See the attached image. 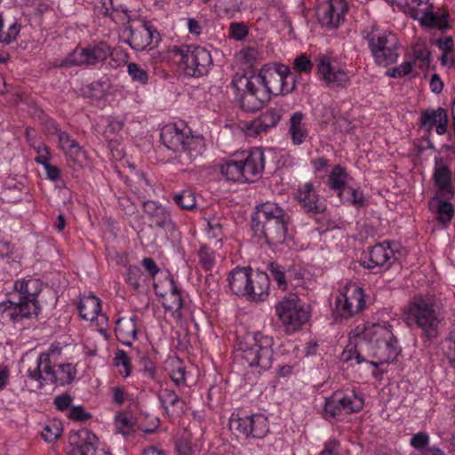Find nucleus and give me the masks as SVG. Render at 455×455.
Instances as JSON below:
<instances>
[{
	"label": "nucleus",
	"instance_id": "4d7b16f0",
	"mask_svg": "<svg viewBox=\"0 0 455 455\" xmlns=\"http://www.w3.org/2000/svg\"><path fill=\"white\" fill-rule=\"evenodd\" d=\"M428 441V435L423 432H419L411 437V444L415 449L419 450V451H420L421 450L427 449Z\"/></svg>",
	"mask_w": 455,
	"mask_h": 455
},
{
	"label": "nucleus",
	"instance_id": "7ed1b4c3",
	"mask_svg": "<svg viewBox=\"0 0 455 455\" xmlns=\"http://www.w3.org/2000/svg\"><path fill=\"white\" fill-rule=\"evenodd\" d=\"M408 324H416L422 333L430 340L439 335L442 321L441 307L433 296H416L412 298L404 309Z\"/></svg>",
	"mask_w": 455,
	"mask_h": 455
},
{
	"label": "nucleus",
	"instance_id": "c85d7f7f",
	"mask_svg": "<svg viewBox=\"0 0 455 455\" xmlns=\"http://www.w3.org/2000/svg\"><path fill=\"white\" fill-rule=\"evenodd\" d=\"M304 115L296 112L290 118L289 133L294 145H301L307 137V130L303 123Z\"/></svg>",
	"mask_w": 455,
	"mask_h": 455
},
{
	"label": "nucleus",
	"instance_id": "680f3d73",
	"mask_svg": "<svg viewBox=\"0 0 455 455\" xmlns=\"http://www.w3.org/2000/svg\"><path fill=\"white\" fill-rule=\"evenodd\" d=\"M208 226V234L213 237L219 238L222 233V225L221 223L216 220H209L207 221Z\"/></svg>",
	"mask_w": 455,
	"mask_h": 455
},
{
	"label": "nucleus",
	"instance_id": "bb28decb",
	"mask_svg": "<svg viewBox=\"0 0 455 455\" xmlns=\"http://www.w3.org/2000/svg\"><path fill=\"white\" fill-rule=\"evenodd\" d=\"M50 356V352L40 354L35 368H29L28 371L30 379L37 381L44 379L51 382L55 368L52 364Z\"/></svg>",
	"mask_w": 455,
	"mask_h": 455
},
{
	"label": "nucleus",
	"instance_id": "423d86ee",
	"mask_svg": "<svg viewBox=\"0 0 455 455\" xmlns=\"http://www.w3.org/2000/svg\"><path fill=\"white\" fill-rule=\"evenodd\" d=\"M273 339L261 332L247 335L240 344L241 358L250 367L267 370L272 365Z\"/></svg>",
	"mask_w": 455,
	"mask_h": 455
},
{
	"label": "nucleus",
	"instance_id": "f3484780",
	"mask_svg": "<svg viewBox=\"0 0 455 455\" xmlns=\"http://www.w3.org/2000/svg\"><path fill=\"white\" fill-rule=\"evenodd\" d=\"M336 312L343 318H348L361 311L364 307L363 294L361 288H347L345 293L336 297Z\"/></svg>",
	"mask_w": 455,
	"mask_h": 455
},
{
	"label": "nucleus",
	"instance_id": "f8f14e48",
	"mask_svg": "<svg viewBox=\"0 0 455 455\" xmlns=\"http://www.w3.org/2000/svg\"><path fill=\"white\" fill-rule=\"evenodd\" d=\"M175 232L176 227L171 213L168 210H165L150 222L144 223L139 230V236L148 245L156 243L159 235H164L168 237L173 235Z\"/></svg>",
	"mask_w": 455,
	"mask_h": 455
},
{
	"label": "nucleus",
	"instance_id": "a211bd4d",
	"mask_svg": "<svg viewBox=\"0 0 455 455\" xmlns=\"http://www.w3.org/2000/svg\"><path fill=\"white\" fill-rule=\"evenodd\" d=\"M281 108H271L261 113L260 116L246 124L248 136H258L276 126L282 118Z\"/></svg>",
	"mask_w": 455,
	"mask_h": 455
},
{
	"label": "nucleus",
	"instance_id": "473e14b6",
	"mask_svg": "<svg viewBox=\"0 0 455 455\" xmlns=\"http://www.w3.org/2000/svg\"><path fill=\"white\" fill-rule=\"evenodd\" d=\"M340 400H342L341 410L346 414L359 411L363 407V399L354 393L343 394L340 392Z\"/></svg>",
	"mask_w": 455,
	"mask_h": 455
},
{
	"label": "nucleus",
	"instance_id": "cd10ccee",
	"mask_svg": "<svg viewBox=\"0 0 455 455\" xmlns=\"http://www.w3.org/2000/svg\"><path fill=\"white\" fill-rule=\"evenodd\" d=\"M80 316L86 321H93L100 313V300L95 295L83 297L78 304Z\"/></svg>",
	"mask_w": 455,
	"mask_h": 455
},
{
	"label": "nucleus",
	"instance_id": "4c0bfd02",
	"mask_svg": "<svg viewBox=\"0 0 455 455\" xmlns=\"http://www.w3.org/2000/svg\"><path fill=\"white\" fill-rule=\"evenodd\" d=\"M115 331L117 335L136 339L137 329L134 319L132 317L119 318L116 323Z\"/></svg>",
	"mask_w": 455,
	"mask_h": 455
},
{
	"label": "nucleus",
	"instance_id": "49530a36",
	"mask_svg": "<svg viewBox=\"0 0 455 455\" xmlns=\"http://www.w3.org/2000/svg\"><path fill=\"white\" fill-rule=\"evenodd\" d=\"M62 433L60 422H51L46 425L41 432L42 437L48 443L56 441Z\"/></svg>",
	"mask_w": 455,
	"mask_h": 455
},
{
	"label": "nucleus",
	"instance_id": "dca6fc26",
	"mask_svg": "<svg viewBox=\"0 0 455 455\" xmlns=\"http://www.w3.org/2000/svg\"><path fill=\"white\" fill-rule=\"evenodd\" d=\"M69 443L73 448L68 455H110L97 447L98 437L85 428L71 434Z\"/></svg>",
	"mask_w": 455,
	"mask_h": 455
},
{
	"label": "nucleus",
	"instance_id": "774afa93",
	"mask_svg": "<svg viewBox=\"0 0 455 455\" xmlns=\"http://www.w3.org/2000/svg\"><path fill=\"white\" fill-rule=\"evenodd\" d=\"M339 443L336 440H330L324 444L321 455H338Z\"/></svg>",
	"mask_w": 455,
	"mask_h": 455
},
{
	"label": "nucleus",
	"instance_id": "a18cd8bd",
	"mask_svg": "<svg viewBox=\"0 0 455 455\" xmlns=\"http://www.w3.org/2000/svg\"><path fill=\"white\" fill-rule=\"evenodd\" d=\"M170 377L175 385L180 386L185 383V368L179 360H172L169 363Z\"/></svg>",
	"mask_w": 455,
	"mask_h": 455
},
{
	"label": "nucleus",
	"instance_id": "5701e85b",
	"mask_svg": "<svg viewBox=\"0 0 455 455\" xmlns=\"http://www.w3.org/2000/svg\"><path fill=\"white\" fill-rule=\"evenodd\" d=\"M318 73L328 85L344 86L348 82V76L340 68L331 64L329 58L323 56L317 64Z\"/></svg>",
	"mask_w": 455,
	"mask_h": 455
},
{
	"label": "nucleus",
	"instance_id": "5fc2aeb1",
	"mask_svg": "<svg viewBox=\"0 0 455 455\" xmlns=\"http://www.w3.org/2000/svg\"><path fill=\"white\" fill-rule=\"evenodd\" d=\"M293 68L301 73H309L313 68V63L306 54H300L293 60Z\"/></svg>",
	"mask_w": 455,
	"mask_h": 455
},
{
	"label": "nucleus",
	"instance_id": "2f4dec72",
	"mask_svg": "<svg viewBox=\"0 0 455 455\" xmlns=\"http://www.w3.org/2000/svg\"><path fill=\"white\" fill-rule=\"evenodd\" d=\"M76 374V368L71 363L59 364L52 375L51 382L57 386L70 384Z\"/></svg>",
	"mask_w": 455,
	"mask_h": 455
},
{
	"label": "nucleus",
	"instance_id": "69168bd1",
	"mask_svg": "<svg viewBox=\"0 0 455 455\" xmlns=\"http://www.w3.org/2000/svg\"><path fill=\"white\" fill-rule=\"evenodd\" d=\"M416 60H420L424 65L428 66L430 61V52L427 48L419 47L414 49Z\"/></svg>",
	"mask_w": 455,
	"mask_h": 455
},
{
	"label": "nucleus",
	"instance_id": "9b49d317",
	"mask_svg": "<svg viewBox=\"0 0 455 455\" xmlns=\"http://www.w3.org/2000/svg\"><path fill=\"white\" fill-rule=\"evenodd\" d=\"M186 74L190 76H202L208 73L212 59L204 47L186 45L180 50Z\"/></svg>",
	"mask_w": 455,
	"mask_h": 455
},
{
	"label": "nucleus",
	"instance_id": "b1692460",
	"mask_svg": "<svg viewBox=\"0 0 455 455\" xmlns=\"http://www.w3.org/2000/svg\"><path fill=\"white\" fill-rule=\"evenodd\" d=\"M447 111L443 108L437 109L427 108L420 116V124L427 131L435 127V132L439 135H443L447 132L448 126Z\"/></svg>",
	"mask_w": 455,
	"mask_h": 455
},
{
	"label": "nucleus",
	"instance_id": "8fccbe9b",
	"mask_svg": "<svg viewBox=\"0 0 455 455\" xmlns=\"http://www.w3.org/2000/svg\"><path fill=\"white\" fill-rule=\"evenodd\" d=\"M144 281L143 274L137 266L130 267L127 273V283L133 289L138 290L141 282Z\"/></svg>",
	"mask_w": 455,
	"mask_h": 455
},
{
	"label": "nucleus",
	"instance_id": "58836bf2",
	"mask_svg": "<svg viewBox=\"0 0 455 455\" xmlns=\"http://www.w3.org/2000/svg\"><path fill=\"white\" fill-rule=\"evenodd\" d=\"M251 415L236 418L233 416L230 419V428L234 429L238 434L244 435L245 437H250L251 435Z\"/></svg>",
	"mask_w": 455,
	"mask_h": 455
},
{
	"label": "nucleus",
	"instance_id": "3c124183",
	"mask_svg": "<svg viewBox=\"0 0 455 455\" xmlns=\"http://www.w3.org/2000/svg\"><path fill=\"white\" fill-rule=\"evenodd\" d=\"M199 263L205 270H210L214 263L215 258L212 251L206 246H202L198 251Z\"/></svg>",
	"mask_w": 455,
	"mask_h": 455
},
{
	"label": "nucleus",
	"instance_id": "0e129e2a",
	"mask_svg": "<svg viewBox=\"0 0 455 455\" xmlns=\"http://www.w3.org/2000/svg\"><path fill=\"white\" fill-rule=\"evenodd\" d=\"M115 360L117 365H123L125 368V375L128 376L130 374V359L127 354L123 350H119L116 355Z\"/></svg>",
	"mask_w": 455,
	"mask_h": 455
},
{
	"label": "nucleus",
	"instance_id": "e433bc0d",
	"mask_svg": "<svg viewBox=\"0 0 455 455\" xmlns=\"http://www.w3.org/2000/svg\"><path fill=\"white\" fill-rule=\"evenodd\" d=\"M135 419L132 415L120 412L116 415L115 424L118 433L127 435L133 431Z\"/></svg>",
	"mask_w": 455,
	"mask_h": 455
},
{
	"label": "nucleus",
	"instance_id": "6e6d98bb",
	"mask_svg": "<svg viewBox=\"0 0 455 455\" xmlns=\"http://www.w3.org/2000/svg\"><path fill=\"white\" fill-rule=\"evenodd\" d=\"M438 16L434 13L433 7L429 6L423 12V16L419 19L420 24L424 27L427 28H435L439 25L438 23Z\"/></svg>",
	"mask_w": 455,
	"mask_h": 455
},
{
	"label": "nucleus",
	"instance_id": "a878e982",
	"mask_svg": "<svg viewBox=\"0 0 455 455\" xmlns=\"http://www.w3.org/2000/svg\"><path fill=\"white\" fill-rule=\"evenodd\" d=\"M253 272L251 268L236 267L228 277V283L231 291L239 296H245L248 293V283Z\"/></svg>",
	"mask_w": 455,
	"mask_h": 455
},
{
	"label": "nucleus",
	"instance_id": "c9c22d12",
	"mask_svg": "<svg viewBox=\"0 0 455 455\" xmlns=\"http://www.w3.org/2000/svg\"><path fill=\"white\" fill-rule=\"evenodd\" d=\"M433 178L440 190L445 191L451 188V172L445 164L435 168Z\"/></svg>",
	"mask_w": 455,
	"mask_h": 455
},
{
	"label": "nucleus",
	"instance_id": "2eb2a0df",
	"mask_svg": "<svg viewBox=\"0 0 455 455\" xmlns=\"http://www.w3.org/2000/svg\"><path fill=\"white\" fill-rule=\"evenodd\" d=\"M347 11L345 0H325L317 5L316 16L323 26L335 28L344 21Z\"/></svg>",
	"mask_w": 455,
	"mask_h": 455
},
{
	"label": "nucleus",
	"instance_id": "13d9d810",
	"mask_svg": "<svg viewBox=\"0 0 455 455\" xmlns=\"http://www.w3.org/2000/svg\"><path fill=\"white\" fill-rule=\"evenodd\" d=\"M68 417L75 421L83 422L89 419L91 414L85 412L83 406H73L69 411Z\"/></svg>",
	"mask_w": 455,
	"mask_h": 455
},
{
	"label": "nucleus",
	"instance_id": "1a4fd4ad",
	"mask_svg": "<svg viewBox=\"0 0 455 455\" xmlns=\"http://www.w3.org/2000/svg\"><path fill=\"white\" fill-rule=\"evenodd\" d=\"M363 34L377 64L386 67L397 60L398 39L395 34L375 30Z\"/></svg>",
	"mask_w": 455,
	"mask_h": 455
},
{
	"label": "nucleus",
	"instance_id": "f704fd0d",
	"mask_svg": "<svg viewBox=\"0 0 455 455\" xmlns=\"http://www.w3.org/2000/svg\"><path fill=\"white\" fill-rule=\"evenodd\" d=\"M251 436L255 438H261L265 436L269 431L267 419L262 414L251 415Z\"/></svg>",
	"mask_w": 455,
	"mask_h": 455
},
{
	"label": "nucleus",
	"instance_id": "6ab92c4d",
	"mask_svg": "<svg viewBox=\"0 0 455 455\" xmlns=\"http://www.w3.org/2000/svg\"><path fill=\"white\" fill-rule=\"evenodd\" d=\"M297 200L299 206L307 214L315 215L323 212L326 209L325 204L319 200V196L311 182L299 187Z\"/></svg>",
	"mask_w": 455,
	"mask_h": 455
},
{
	"label": "nucleus",
	"instance_id": "4be33fe9",
	"mask_svg": "<svg viewBox=\"0 0 455 455\" xmlns=\"http://www.w3.org/2000/svg\"><path fill=\"white\" fill-rule=\"evenodd\" d=\"M51 124L53 128L52 134L57 135L59 146L61 150L64 151L65 155L68 156L74 164L81 165L84 159V153L77 141L73 140L68 132L61 131L55 122L51 121Z\"/></svg>",
	"mask_w": 455,
	"mask_h": 455
},
{
	"label": "nucleus",
	"instance_id": "338daca9",
	"mask_svg": "<svg viewBox=\"0 0 455 455\" xmlns=\"http://www.w3.org/2000/svg\"><path fill=\"white\" fill-rule=\"evenodd\" d=\"M348 195L351 196V203L354 205L361 206L363 204V196L361 192L357 191L356 189L347 187L346 191Z\"/></svg>",
	"mask_w": 455,
	"mask_h": 455
},
{
	"label": "nucleus",
	"instance_id": "37998d69",
	"mask_svg": "<svg viewBox=\"0 0 455 455\" xmlns=\"http://www.w3.org/2000/svg\"><path fill=\"white\" fill-rule=\"evenodd\" d=\"M173 201L184 210H192L196 206V197L189 190H183L175 194Z\"/></svg>",
	"mask_w": 455,
	"mask_h": 455
},
{
	"label": "nucleus",
	"instance_id": "bf43d9fd",
	"mask_svg": "<svg viewBox=\"0 0 455 455\" xmlns=\"http://www.w3.org/2000/svg\"><path fill=\"white\" fill-rule=\"evenodd\" d=\"M118 204L127 215H132L137 212L136 205L127 196L118 197Z\"/></svg>",
	"mask_w": 455,
	"mask_h": 455
},
{
	"label": "nucleus",
	"instance_id": "f257e3e1",
	"mask_svg": "<svg viewBox=\"0 0 455 455\" xmlns=\"http://www.w3.org/2000/svg\"><path fill=\"white\" fill-rule=\"evenodd\" d=\"M390 328L391 326L387 323L366 327L356 338L354 347L344 351V361L355 357L356 363H361L372 358L371 363L376 367L394 362L401 348Z\"/></svg>",
	"mask_w": 455,
	"mask_h": 455
},
{
	"label": "nucleus",
	"instance_id": "864d4df0",
	"mask_svg": "<svg viewBox=\"0 0 455 455\" xmlns=\"http://www.w3.org/2000/svg\"><path fill=\"white\" fill-rule=\"evenodd\" d=\"M248 35V28L243 22H232L229 26V36L235 40H243Z\"/></svg>",
	"mask_w": 455,
	"mask_h": 455
},
{
	"label": "nucleus",
	"instance_id": "72a5a7b5",
	"mask_svg": "<svg viewBox=\"0 0 455 455\" xmlns=\"http://www.w3.org/2000/svg\"><path fill=\"white\" fill-rule=\"evenodd\" d=\"M340 391L333 393L330 397L326 398L323 409V417L328 419L343 414L340 403Z\"/></svg>",
	"mask_w": 455,
	"mask_h": 455
},
{
	"label": "nucleus",
	"instance_id": "aec40b11",
	"mask_svg": "<svg viewBox=\"0 0 455 455\" xmlns=\"http://www.w3.org/2000/svg\"><path fill=\"white\" fill-rule=\"evenodd\" d=\"M240 161L246 182H253L260 178L265 169L264 152L260 148L250 150Z\"/></svg>",
	"mask_w": 455,
	"mask_h": 455
},
{
	"label": "nucleus",
	"instance_id": "0eeeda50",
	"mask_svg": "<svg viewBox=\"0 0 455 455\" xmlns=\"http://www.w3.org/2000/svg\"><path fill=\"white\" fill-rule=\"evenodd\" d=\"M251 86L259 85L270 98L271 94H288L295 89L296 79L286 66L275 68H263L257 75L251 76Z\"/></svg>",
	"mask_w": 455,
	"mask_h": 455
},
{
	"label": "nucleus",
	"instance_id": "ea45409f",
	"mask_svg": "<svg viewBox=\"0 0 455 455\" xmlns=\"http://www.w3.org/2000/svg\"><path fill=\"white\" fill-rule=\"evenodd\" d=\"M435 202L437 220L444 225L450 223L454 215V209L452 204L443 200H436Z\"/></svg>",
	"mask_w": 455,
	"mask_h": 455
},
{
	"label": "nucleus",
	"instance_id": "a19ab883",
	"mask_svg": "<svg viewBox=\"0 0 455 455\" xmlns=\"http://www.w3.org/2000/svg\"><path fill=\"white\" fill-rule=\"evenodd\" d=\"M158 397L164 407L165 411H168L169 406H178L180 404V408H183L184 402L180 396L172 390L168 388L161 389Z\"/></svg>",
	"mask_w": 455,
	"mask_h": 455
},
{
	"label": "nucleus",
	"instance_id": "79ce46f5",
	"mask_svg": "<svg viewBox=\"0 0 455 455\" xmlns=\"http://www.w3.org/2000/svg\"><path fill=\"white\" fill-rule=\"evenodd\" d=\"M344 171L340 166H336L331 172L328 180L329 187L333 190H339L341 193L345 192L347 186L344 182Z\"/></svg>",
	"mask_w": 455,
	"mask_h": 455
},
{
	"label": "nucleus",
	"instance_id": "20e7f679",
	"mask_svg": "<svg viewBox=\"0 0 455 455\" xmlns=\"http://www.w3.org/2000/svg\"><path fill=\"white\" fill-rule=\"evenodd\" d=\"M188 127L180 128L177 124H169L161 130L160 138L164 145L175 152L182 165H188L204 149V140L202 136L189 135Z\"/></svg>",
	"mask_w": 455,
	"mask_h": 455
},
{
	"label": "nucleus",
	"instance_id": "9d476101",
	"mask_svg": "<svg viewBox=\"0 0 455 455\" xmlns=\"http://www.w3.org/2000/svg\"><path fill=\"white\" fill-rule=\"evenodd\" d=\"M251 83H252V77L245 75H235L231 82L232 86L238 91L245 87L246 91L240 99V106L246 112H255L269 100L265 90H261L259 85L251 86Z\"/></svg>",
	"mask_w": 455,
	"mask_h": 455
},
{
	"label": "nucleus",
	"instance_id": "412c9836",
	"mask_svg": "<svg viewBox=\"0 0 455 455\" xmlns=\"http://www.w3.org/2000/svg\"><path fill=\"white\" fill-rule=\"evenodd\" d=\"M394 259V251L390 248L389 243L387 245L384 243H378L371 248L368 259L362 260L361 265L368 269L374 267H383L387 269Z\"/></svg>",
	"mask_w": 455,
	"mask_h": 455
},
{
	"label": "nucleus",
	"instance_id": "6e6552de",
	"mask_svg": "<svg viewBox=\"0 0 455 455\" xmlns=\"http://www.w3.org/2000/svg\"><path fill=\"white\" fill-rule=\"evenodd\" d=\"M279 320L289 331H298L310 317V308L296 293L285 296L275 307Z\"/></svg>",
	"mask_w": 455,
	"mask_h": 455
},
{
	"label": "nucleus",
	"instance_id": "e2e57ef3",
	"mask_svg": "<svg viewBox=\"0 0 455 455\" xmlns=\"http://www.w3.org/2000/svg\"><path fill=\"white\" fill-rule=\"evenodd\" d=\"M243 59L250 65H252L259 57V52L253 47H246L241 51Z\"/></svg>",
	"mask_w": 455,
	"mask_h": 455
},
{
	"label": "nucleus",
	"instance_id": "f03ea898",
	"mask_svg": "<svg viewBox=\"0 0 455 455\" xmlns=\"http://www.w3.org/2000/svg\"><path fill=\"white\" fill-rule=\"evenodd\" d=\"M290 220L285 211L275 203L267 202L256 207L251 218L254 235L264 237L269 245L282 244L286 238Z\"/></svg>",
	"mask_w": 455,
	"mask_h": 455
},
{
	"label": "nucleus",
	"instance_id": "7c9ffc66",
	"mask_svg": "<svg viewBox=\"0 0 455 455\" xmlns=\"http://www.w3.org/2000/svg\"><path fill=\"white\" fill-rule=\"evenodd\" d=\"M221 174L235 182H246L240 160H228L220 168Z\"/></svg>",
	"mask_w": 455,
	"mask_h": 455
},
{
	"label": "nucleus",
	"instance_id": "c03bdc74",
	"mask_svg": "<svg viewBox=\"0 0 455 455\" xmlns=\"http://www.w3.org/2000/svg\"><path fill=\"white\" fill-rule=\"evenodd\" d=\"M268 270L269 279L272 278L274 281H275L279 289L283 291L286 290L287 283L285 280V274L283 267H281L275 262H271L268 266Z\"/></svg>",
	"mask_w": 455,
	"mask_h": 455
},
{
	"label": "nucleus",
	"instance_id": "de8ad7c7",
	"mask_svg": "<svg viewBox=\"0 0 455 455\" xmlns=\"http://www.w3.org/2000/svg\"><path fill=\"white\" fill-rule=\"evenodd\" d=\"M127 72L134 82L146 84L148 81V72L136 63H129L127 67Z\"/></svg>",
	"mask_w": 455,
	"mask_h": 455
},
{
	"label": "nucleus",
	"instance_id": "603ef678",
	"mask_svg": "<svg viewBox=\"0 0 455 455\" xmlns=\"http://www.w3.org/2000/svg\"><path fill=\"white\" fill-rule=\"evenodd\" d=\"M165 210L167 209L155 201H147L143 204V211L148 218L149 222L160 215V213H163Z\"/></svg>",
	"mask_w": 455,
	"mask_h": 455
},
{
	"label": "nucleus",
	"instance_id": "393cba45",
	"mask_svg": "<svg viewBox=\"0 0 455 455\" xmlns=\"http://www.w3.org/2000/svg\"><path fill=\"white\" fill-rule=\"evenodd\" d=\"M269 276L262 271L253 272L250 283H248V293L245 296L253 301L265 300L268 296Z\"/></svg>",
	"mask_w": 455,
	"mask_h": 455
},
{
	"label": "nucleus",
	"instance_id": "4468645a",
	"mask_svg": "<svg viewBox=\"0 0 455 455\" xmlns=\"http://www.w3.org/2000/svg\"><path fill=\"white\" fill-rule=\"evenodd\" d=\"M128 43L136 51L153 49L161 40L159 32L147 20H141L137 26L130 27Z\"/></svg>",
	"mask_w": 455,
	"mask_h": 455
},
{
	"label": "nucleus",
	"instance_id": "39448f33",
	"mask_svg": "<svg viewBox=\"0 0 455 455\" xmlns=\"http://www.w3.org/2000/svg\"><path fill=\"white\" fill-rule=\"evenodd\" d=\"M20 286V291L14 292L10 299L0 303V315L3 321L9 319L19 322L39 313L40 307L36 294L28 291V283L21 282Z\"/></svg>",
	"mask_w": 455,
	"mask_h": 455
},
{
	"label": "nucleus",
	"instance_id": "ddd939ff",
	"mask_svg": "<svg viewBox=\"0 0 455 455\" xmlns=\"http://www.w3.org/2000/svg\"><path fill=\"white\" fill-rule=\"evenodd\" d=\"M110 47L107 43L100 42L94 45L75 49L66 59L70 66L96 65L104 61L110 55Z\"/></svg>",
	"mask_w": 455,
	"mask_h": 455
},
{
	"label": "nucleus",
	"instance_id": "09e8293b",
	"mask_svg": "<svg viewBox=\"0 0 455 455\" xmlns=\"http://www.w3.org/2000/svg\"><path fill=\"white\" fill-rule=\"evenodd\" d=\"M31 147H33L34 150L36 153V156L35 158V161L42 165L46 164L47 163H50V160L52 158V155L50 153L49 148L42 143L38 142L31 143Z\"/></svg>",
	"mask_w": 455,
	"mask_h": 455
},
{
	"label": "nucleus",
	"instance_id": "052dcab7",
	"mask_svg": "<svg viewBox=\"0 0 455 455\" xmlns=\"http://www.w3.org/2000/svg\"><path fill=\"white\" fill-rule=\"evenodd\" d=\"M72 402V397L65 393L60 395H58L54 398L53 403L55 404L56 408L60 411H64L68 409Z\"/></svg>",
	"mask_w": 455,
	"mask_h": 455
},
{
	"label": "nucleus",
	"instance_id": "c756f323",
	"mask_svg": "<svg viewBox=\"0 0 455 455\" xmlns=\"http://www.w3.org/2000/svg\"><path fill=\"white\" fill-rule=\"evenodd\" d=\"M183 306V299L178 287L173 280H171V291L164 298L163 307L165 310L176 315L177 317L181 316V308Z\"/></svg>",
	"mask_w": 455,
	"mask_h": 455
}]
</instances>
